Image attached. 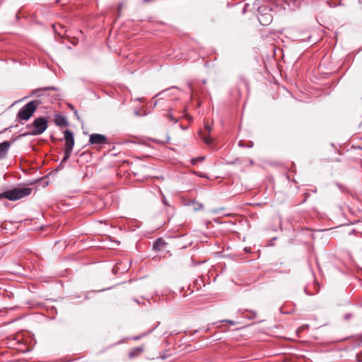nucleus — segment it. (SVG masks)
<instances>
[{"mask_svg": "<svg viewBox=\"0 0 362 362\" xmlns=\"http://www.w3.org/2000/svg\"><path fill=\"white\" fill-rule=\"evenodd\" d=\"M32 189L30 187H16L1 193L0 200L5 198L11 201H15L30 195Z\"/></svg>", "mask_w": 362, "mask_h": 362, "instance_id": "nucleus-1", "label": "nucleus"}, {"mask_svg": "<svg viewBox=\"0 0 362 362\" xmlns=\"http://www.w3.org/2000/svg\"><path fill=\"white\" fill-rule=\"evenodd\" d=\"M47 124L48 121L46 117H41L36 118L32 124L26 126V128L30 129V131L24 135H40L47 129L48 127Z\"/></svg>", "mask_w": 362, "mask_h": 362, "instance_id": "nucleus-2", "label": "nucleus"}, {"mask_svg": "<svg viewBox=\"0 0 362 362\" xmlns=\"http://www.w3.org/2000/svg\"><path fill=\"white\" fill-rule=\"evenodd\" d=\"M41 104L39 100H34L23 106L18 111V117L23 120H28Z\"/></svg>", "mask_w": 362, "mask_h": 362, "instance_id": "nucleus-3", "label": "nucleus"}, {"mask_svg": "<svg viewBox=\"0 0 362 362\" xmlns=\"http://www.w3.org/2000/svg\"><path fill=\"white\" fill-rule=\"evenodd\" d=\"M64 134L65 140L64 156L62 160L60 165L62 164V163L66 162L69 159L75 144L74 136L72 132H71L69 129H66L64 132Z\"/></svg>", "mask_w": 362, "mask_h": 362, "instance_id": "nucleus-4", "label": "nucleus"}, {"mask_svg": "<svg viewBox=\"0 0 362 362\" xmlns=\"http://www.w3.org/2000/svg\"><path fill=\"white\" fill-rule=\"evenodd\" d=\"M89 143L91 145H103L107 144V137L100 134H92L89 137Z\"/></svg>", "mask_w": 362, "mask_h": 362, "instance_id": "nucleus-5", "label": "nucleus"}, {"mask_svg": "<svg viewBox=\"0 0 362 362\" xmlns=\"http://www.w3.org/2000/svg\"><path fill=\"white\" fill-rule=\"evenodd\" d=\"M15 141L16 139H13L11 141H5L0 143V160L6 157L10 147Z\"/></svg>", "mask_w": 362, "mask_h": 362, "instance_id": "nucleus-6", "label": "nucleus"}, {"mask_svg": "<svg viewBox=\"0 0 362 362\" xmlns=\"http://www.w3.org/2000/svg\"><path fill=\"white\" fill-rule=\"evenodd\" d=\"M266 10V8H259L258 11H259V16L258 17V19H259V22L263 25H269L272 21V16L271 14H264L262 13V12Z\"/></svg>", "mask_w": 362, "mask_h": 362, "instance_id": "nucleus-7", "label": "nucleus"}, {"mask_svg": "<svg viewBox=\"0 0 362 362\" xmlns=\"http://www.w3.org/2000/svg\"><path fill=\"white\" fill-rule=\"evenodd\" d=\"M55 124L59 127H66L69 123L65 117L61 115H57L54 119Z\"/></svg>", "mask_w": 362, "mask_h": 362, "instance_id": "nucleus-8", "label": "nucleus"}, {"mask_svg": "<svg viewBox=\"0 0 362 362\" xmlns=\"http://www.w3.org/2000/svg\"><path fill=\"white\" fill-rule=\"evenodd\" d=\"M57 90V88H56L54 86H49V87H45L43 88L36 89L33 91V95L40 97V96L43 95V92H45V90Z\"/></svg>", "mask_w": 362, "mask_h": 362, "instance_id": "nucleus-9", "label": "nucleus"}, {"mask_svg": "<svg viewBox=\"0 0 362 362\" xmlns=\"http://www.w3.org/2000/svg\"><path fill=\"white\" fill-rule=\"evenodd\" d=\"M166 243L165 241H163L161 238H158L153 245V249L154 250H160L161 248H163Z\"/></svg>", "mask_w": 362, "mask_h": 362, "instance_id": "nucleus-10", "label": "nucleus"}, {"mask_svg": "<svg viewBox=\"0 0 362 362\" xmlns=\"http://www.w3.org/2000/svg\"><path fill=\"white\" fill-rule=\"evenodd\" d=\"M303 0H288V5L291 9L295 10L298 8Z\"/></svg>", "mask_w": 362, "mask_h": 362, "instance_id": "nucleus-11", "label": "nucleus"}, {"mask_svg": "<svg viewBox=\"0 0 362 362\" xmlns=\"http://www.w3.org/2000/svg\"><path fill=\"white\" fill-rule=\"evenodd\" d=\"M200 136L203 141L206 143V144L209 145L212 143V140L208 135H204L202 133H200Z\"/></svg>", "mask_w": 362, "mask_h": 362, "instance_id": "nucleus-12", "label": "nucleus"}, {"mask_svg": "<svg viewBox=\"0 0 362 362\" xmlns=\"http://www.w3.org/2000/svg\"><path fill=\"white\" fill-rule=\"evenodd\" d=\"M204 156H199V157H197V158H193L192 160V163L193 165H196L198 162H201V161H203L204 160Z\"/></svg>", "mask_w": 362, "mask_h": 362, "instance_id": "nucleus-13", "label": "nucleus"}, {"mask_svg": "<svg viewBox=\"0 0 362 362\" xmlns=\"http://www.w3.org/2000/svg\"><path fill=\"white\" fill-rule=\"evenodd\" d=\"M166 117L172 122H177V119H176L174 116L171 113L167 114Z\"/></svg>", "mask_w": 362, "mask_h": 362, "instance_id": "nucleus-14", "label": "nucleus"}, {"mask_svg": "<svg viewBox=\"0 0 362 362\" xmlns=\"http://www.w3.org/2000/svg\"><path fill=\"white\" fill-rule=\"evenodd\" d=\"M204 128L208 131L209 133L212 130V127L207 124H204Z\"/></svg>", "mask_w": 362, "mask_h": 362, "instance_id": "nucleus-15", "label": "nucleus"}, {"mask_svg": "<svg viewBox=\"0 0 362 362\" xmlns=\"http://www.w3.org/2000/svg\"><path fill=\"white\" fill-rule=\"evenodd\" d=\"M197 207L194 208L196 211H198L199 209H202L203 208V204L197 203Z\"/></svg>", "mask_w": 362, "mask_h": 362, "instance_id": "nucleus-16", "label": "nucleus"}, {"mask_svg": "<svg viewBox=\"0 0 362 362\" xmlns=\"http://www.w3.org/2000/svg\"><path fill=\"white\" fill-rule=\"evenodd\" d=\"M226 322L230 323L232 325H235L237 324L236 322L233 321V320H226Z\"/></svg>", "mask_w": 362, "mask_h": 362, "instance_id": "nucleus-17", "label": "nucleus"}, {"mask_svg": "<svg viewBox=\"0 0 362 362\" xmlns=\"http://www.w3.org/2000/svg\"><path fill=\"white\" fill-rule=\"evenodd\" d=\"M351 316H352V315H351V313H349V314H346V315H344V318H345L346 320H348V319H349L350 317H351Z\"/></svg>", "mask_w": 362, "mask_h": 362, "instance_id": "nucleus-18", "label": "nucleus"}, {"mask_svg": "<svg viewBox=\"0 0 362 362\" xmlns=\"http://www.w3.org/2000/svg\"><path fill=\"white\" fill-rule=\"evenodd\" d=\"M163 203L165 205H168L167 200L165 197L163 198Z\"/></svg>", "mask_w": 362, "mask_h": 362, "instance_id": "nucleus-19", "label": "nucleus"}, {"mask_svg": "<svg viewBox=\"0 0 362 362\" xmlns=\"http://www.w3.org/2000/svg\"><path fill=\"white\" fill-rule=\"evenodd\" d=\"M74 115L77 117L78 119L79 118L78 115V112L76 110H74Z\"/></svg>", "mask_w": 362, "mask_h": 362, "instance_id": "nucleus-20", "label": "nucleus"}, {"mask_svg": "<svg viewBox=\"0 0 362 362\" xmlns=\"http://www.w3.org/2000/svg\"><path fill=\"white\" fill-rule=\"evenodd\" d=\"M133 356H134V353L133 352L129 353V357L132 358Z\"/></svg>", "mask_w": 362, "mask_h": 362, "instance_id": "nucleus-21", "label": "nucleus"}, {"mask_svg": "<svg viewBox=\"0 0 362 362\" xmlns=\"http://www.w3.org/2000/svg\"><path fill=\"white\" fill-rule=\"evenodd\" d=\"M140 338H141L140 337H134V340H138V339H139Z\"/></svg>", "mask_w": 362, "mask_h": 362, "instance_id": "nucleus-22", "label": "nucleus"}, {"mask_svg": "<svg viewBox=\"0 0 362 362\" xmlns=\"http://www.w3.org/2000/svg\"><path fill=\"white\" fill-rule=\"evenodd\" d=\"M157 102H158L157 100L154 102V103H153V107H155L156 106Z\"/></svg>", "mask_w": 362, "mask_h": 362, "instance_id": "nucleus-23", "label": "nucleus"}, {"mask_svg": "<svg viewBox=\"0 0 362 362\" xmlns=\"http://www.w3.org/2000/svg\"><path fill=\"white\" fill-rule=\"evenodd\" d=\"M252 146H253V144H249V147H251Z\"/></svg>", "mask_w": 362, "mask_h": 362, "instance_id": "nucleus-24", "label": "nucleus"}, {"mask_svg": "<svg viewBox=\"0 0 362 362\" xmlns=\"http://www.w3.org/2000/svg\"><path fill=\"white\" fill-rule=\"evenodd\" d=\"M252 146H253V144H249V147H251Z\"/></svg>", "mask_w": 362, "mask_h": 362, "instance_id": "nucleus-25", "label": "nucleus"}, {"mask_svg": "<svg viewBox=\"0 0 362 362\" xmlns=\"http://www.w3.org/2000/svg\"><path fill=\"white\" fill-rule=\"evenodd\" d=\"M357 360H358V361H360V358H359V356H357Z\"/></svg>", "mask_w": 362, "mask_h": 362, "instance_id": "nucleus-26", "label": "nucleus"}]
</instances>
